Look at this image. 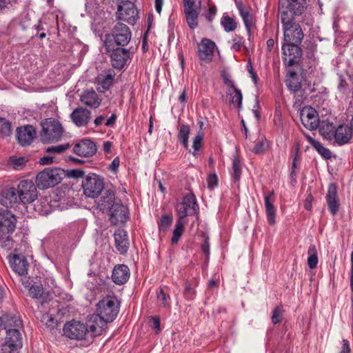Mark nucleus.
<instances>
[{"mask_svg":"<svg viewBox=\"0 0 353 353\" xmlns=\"http://www.w3.org/2000/svg\"><path fill=\"white\" fill-rule=\"evenodd\" d=\"M233 44L232 46V49L235 51H239L242 46H243L244 41L243 38L239 37L233 39Z\"/></svg>","mask_w":353,"mask_h":353,"instance_id":"obj_59","label":"nucleus"},{"mask_svg":"<svg viewBox=\"0 0 353 353\" xmlns=\"http://www.w3.org/2000/svg\"><path fill=\"white\" fill-rule=\"evenodd\" d=\"M12 132L11 123L5 119L0 118V134L3 137H8Z\"/></svg>","mask_w":353,"mask_h":353,"instance_id":"obj_46","label":"nucleus"},{"mask_svg":"<svg viewBox=\"0 0 353 353\" xmlns=\"http://www.w3.org/2000/svg\"><path fill=\"white\" fill-rule=\"evenodd\" d=\"M113 82V77L112 74H107L101 81V85L103 88V91L107 90L112 85Z\"/></svg>","mask_w":353,"mask_h":353,"instance_id":"obj_55","label":"nucleus"},{"mask_svg":"<svg viewBox=\"0 0 353 353\" xmlns=\"http://www.w3.org/2000/svg\"><path fill=\"white\" fill-rule=\"evenodd\" d=\"M221 23L225 32H232L236 28V23L234 19L228 15H223L221 18Z\"/></svg>","mask_w":353,"mask_h":353,"instance_id":"obj_42","label":"nucleus"},{"mask_svg":"<svg viewBox=\"0 0 353 353\" xmlns=\"http://www.w3.org/2000/svg\"><path fill=\"white\" fill-rule=\"evenodd\" d=\"M82 187L85 196L97 197L104 189L103 180L96 174H89L82 181Z\"/></svg>","mask_w":353,"mask_h":353,"instance_id":"obj_7","label":"nucleus"},{"mask_svg":"<svg viewBox=\"0 0 353 353\" xmlns=\"http://www.w3.org/2000/svg\"><path fill=\"white\" fill-rule=\"evenodd\" d=\"M181 203L188 210H193V215L196 214L198 213L199 206L196 203V197L193 194H188L187 195H185Z\"/></svg>","mask_w":353,"mask_h":353,"instance_id":"obj_35","label":"nucleus"},{"mask_svg":"<svg viewBox=\"0 0 353 353\" xmlns=\"http://www.w3.org/2000/svg\"><path fill=\"white\" fill-rule=\"evenodd\" d=\"M117 19L119 21L134 25L139 18L138 11L134 4L130 1H122L118 6Z\"/></svg>","mask_w":353,"mask_h":353,"instance_id":"obj_11","label":"nucleus"},{"mask_svg":"<svg viewBox=\"0 0 353 353\" xmlns=\"http://www.w3.org/2000/svg\"><path fill=\"white\" fill-rule=\"evenodd\" d=\"M201 250L207 257L209 256L210 243H209V239L208 237L204 239L203 242L201 244Z\"/></svg>","mask_w":353,"mask_h":353,"instance_id":"obj_61","label":"nucleus"},{"mask_svg":"<svg viewBox=\"0 0 353 353\" xmlns=\"http://www.w3.org/2000/svg\"><path fill=\"white\" fill-rule=\"evenodd\" d=\"M108 211L110 212V220L114 225L125 223L127 221V208L121 203H115Z\"/></svg>","mask_w":353,"mask_h":353,"instance_id":"obj_20","label":"nucleus"},{"mask_svg":"<svg viewBox=\"0 0 353 353\" xmlns=\"http://www.w3.org/2000/svg\"><path fill=\"white\" fill-rule=\"evenodd\" d=\"M120 302L114 296H107L97 304V312L106 320L112 322L119 312Z\"/></svg>","mask_w":353,"mask_h":353,"instance_id":"obj_5","label":"nucleus"},{"mask_svg":"<svg viewBox=\"0 0 353 353\" xmlns=\"http://www.w3.org/2000/svg\"><path fill=\"white\" fill-rule=\"evenodd\" d=\"M9 262L12 270L19 275H25L28 272L29 264L24 257L17 255L9 256Z\"/></svg>","mask_w":353,"mask_h":353,"instance_id":"obj_27","label":"nucleus"},{"mask_svg":"<svg viewBox=\"0 0 353 353\" xmlns=\"http://www.w3.org/2000/svg\"><path fill=\"white\" fill-rule=\"evenodd\" d=\"M286 85L290 91L296 92L302 87L301 81L299 79L297 73L290 70L287 73Z\"/></svg>","mask_w":353,"mask_h":353,"instance_id":"obj_30","label":"nucleus"},{"mask_svg":"<svg viewBox=\"0 0 353 353\" xmlns=\"http://www.w3.org/2000/svg\"><path fill=\"white\" fill-rule=\"evenodd\" d=\"M183 294L185 298L188 301H191L194 299L196 292L188 281L185 283Z\"/></svg>","mask_w":353,"mask_h":353,"instance_id":"obj_50","label":"nucleus"},{"mask_svg":"<svg viewBox=\"0 0 353 353\" xmlns=\"http://www.w3.org/2000/svg\"><path fill=\"white\" fill-rule=\"evenodd\" d=\"M129 277L130 270L127 265L121 264L114 267L112 274V279L114 283L122 285L128 281Z\"/></svg>","mask_w":353,"mask_h":353,"instance_id":"obj_25","label":"nucleus"},{"mask_svg":"<svg viewBox=\"0 0 353 353\" xmlns=\"http://www.w3.org/2000/svg\"><path fill=\"white\" fill-rule=\"evenodd\" d=\"M17 190L23 204L30 203L37 198L36 185L31 180L21 181L17 185Z\"/></svg>","mask_w":353,"mask_h":353,"instance_id":"obj_14","label":"nucleus"},{"mask_svg":"<svg viewBox=\"0 0 353 353\" xmlns=\"http://www.w3.org/2000/svg\"><path fill=\"white\" fill-rule=\"evenodd\" d=\"M111 35L115 44L121 47L127 46L132 38L130 28L121 22H118L114 25L111 31Z\"/></svg>","mask_w":353,"mask_h":353,"instance_id":"obj_13","label":"nucleus"},{"mask_svg":"<svg viewBox=\"0 0 353 353\" xmlns=\"http://www.w3.org/2000/svg\"><path fill=\"white\" fill-rule=\"evenodd\" d=\"M36 130L32 125H25L17 128V139L21 146H27L32 143L36 137Z\"/></svg>","mask_w":353,"mask_h":353,"instance_id":"obj_17","label":"nucleus"},{"mask_svg":"<svg viewBox=\"0 0 353 353\" xmlns=\"http://www.w3.org/2000/svg\"><path fill=\"white\" fill-rule=\"evenodd\" d=\"M243 21L244 22V24H245V26L248 31V34L250 35L251 29L254 26L252 15L250 14L249 16H247V17L243 18Z\"/></svg>","mask_w":353,"mask_h":353,"instance_id":"obj_57","label":"nucleus"},{"mask_svg":"<svg viewBox=\"0 0 353 353\" xmlns=\"http://www.w3.org/2000/svg\"><path fill=\"white\" fill-rule=\"evenodd\" d=\"M241 166L238 157H234L232 161V180L234 183L239 181L241 176Z\"/></svg>","mask_w":353,"mask_h":353,"instance_id":"obj_41","label":"nucleus"},{"mask_svg":"<svg viewBox=\"0 0 353 353\" xmlns=\"http://www.w3.org/2000/svg\"><path fill=\"white\" fill-rule=\"evenodd\" d=\"M81 101L85 105L92 108H97L101 103V99L99 98L97 93L93 90H85L81 96Z\"/></svg>","mask_w":353,"mask_h":353,"instance_id":"obj_28","label":"nucleus"},{"mask_svg":"<svg viewBox=\"0 0 353 353\" xmlns=\"http://www.w3.org/2000/svg\"><path fill=\"white\" fill-rule=\"evenodd\" d=\"M352 136V130L347 125H340L334 130V138L338 145H342L349 142Z\"/></svg>","mask_w":353,"mask_h":353,"instance_id":"obj_26","label":"nucleus"},{"mask_svg":"<svg viewBox=\"0 0 353 353\" xmlns=\"http://www.w3.org/2000/svg\"><path fill=\"white\" fill-rule=\"evenodd\" d=\"M97 150L95 143L90 139H83L73 148V152L77 155L83 157H92L96 154Z\"/></svg>","mask_w":353,"mask_h":353,"instance_id":"obj_18","label":"nucleus"},{"mask_svg":"<svg viewBox=\"0 0 353 353\" xmlns=\"http://www.w3.org/2000/svg\"><path fill=\"white\" fill-rule=\"evenodd\" d=\"M321 134L327 140H332L334 137L335 127L333 123L327 121L323 120L319 123L318 126Z\"/></svg>","mask_w":353,"mask_h":353,"instance_id":"obj_32","label":"nucleus"},{"mask_svg":"<svg viewBox=\"0 0 353 353\" xmlns=\"http://www.w3.org/2000/svg\"><path fill=\"white\" fill-rule=\"evenodd\" d=\"M299 45L283 43L282 51L283 61L285 65L291 67L299 65L302 57V50Z\"/></svg>","mask_w":353,"mask_h":353,"instance_id":"obj_8","label":"nucleus"},{"mask_svg":"<svg viewBox=\"0 0 353 353\" xmlns=\"http://www.w3.org/2000/svg\"><path fill=\"white\" fill-rule=\"evenodd\" d=\"M27 161L28 160L25 157L12 156L9 158L8 163L9 166H12L14 170H20L26 166Z\"/></svg>","mask_w":353,"mask_h":353,"instance_id":"obj_38","label":"nucleus"},{"mask_svg":"<svg viewBox=\"0 0 353 353\" xmlns=\"http://www.w3.org/2000/svg\"><path fill=\"white\" fill-rule=\"evenodd\" d=\"M62 341H67L68 339L82 341L85 339L88 332H59Z\"/></svg>","mask_w":353,"mask_h":353,"instance_id":"obj_39","label":"nucleus"},{"mask_svg":"<svg viewBox=\"0 0 353 353\" xmlns=\"http://www.w3.org/2000/svg\"><path fill=\"white\" fill-rule=\"evenodd\" d=\"M107 40L105 41V46L108 52H110L111 63L114 68L121 70L131 59L129 50L123 48H117L116 49H110V44Z\"/></svg>","mask_w":353,"mask_h":353,"instance_id":"obj_10","label":"nucleus"},{"mask_svg":"<svg viewBox=\"0 0 353 353\" xmlns=\"http://www.w3.org/2000/svg\"><path fill=\"white\" fill-rule=\"evenodd\" d=\"M70 117L76 125L79 127L84 126L88 124L91 118V112L85 108L79 107L73 110Z\"/></svg>","mask_w":353,"mask_h":353,"instance_id":"obj_24","label":"nucleus"},{"mask_svg":"<svg viewBox=\"0 0 353 353\" xmlns=\"http://www.w3.org/2000/svg\"><path fill=\"white\" fill-rule=\"evenodd\" d=\"M190 127L188 125H183L179 132V139L185 148L188 147V138L190 134Z\"/></svg>","mask_w":353,"mask_h":353,"instance_id":"obj_43","label":"nucleus"},{"mask_svg":"<svg viewBox=\"0 0 353 353\" xmlns=\"http://www.w3.org/2000/svg\"><path fill=\"white\" fill-rule=\"evenodd\" d=\"M306 137L309 143L323 158L325 159H330L331 158V152L329 149L325 148L320 142L314 140L310 136L307 135Z\"/></svg>","mask_w":353,"mask_h":353,"instance_id":"obj_33","label":"nucleus"},{"mask_svg":"<svg viewBox=\"0 0 353 353\" xmlns=\"http://www.w3.org/2000/svg\"><path fill=\"white\" fill-rule=\"evenodd\" d=\"M183 12L188 27L194 30L198 27V18L201 10V0H183Z\"/></svg>","mask_w":353,"mask_h":353,"instance_id":"obj_6","label":"nucleus"},{"mask_svg":"<svg viewBox=\"0 0 353 353\" xmlns=\"http://www.w3.org/2000/svg\"><path fill=\"white\" fill-rule=\"evenodd\" d=\"M305 8V0H279V14L281 23L295 21Z\"/></svg>","mask_w":353,"mask_h":353,"instance_id":"obj_2","label":"nucleus"},{"mask_svg":"<svg viewBox=\"0 0 353 353\" xmlns=\"http://www.w3.org/2000/svg\"><path fill=\"white\" fill-rule=\"evenodd\" d=\"M3 330L8 332H17L23 328V323L19 316L3 315Z\"/></svg>","mask_w":353,"mask_h":353,"instance_id":"obj_21","label":"nucleus"},{"mask_svg":"<svg viewBox=\"0 0 353 353\" xmlns=\"http://www.w3.org/2000/svg\"><path fill=\"white\" fill-rule=\"evenodd\" d=\"M307 254V265L310 269H314L317 266L318 263L317 250L314 245H310Z\"/></svg>","mask_w":353,"mask_h":353,"instance_id":"obj_36","label":"nucleus"},{"mask_svg":"<svg viewBox=\"0 0 353 353\" xmlns=\"http://www.w3.org/2000/svg\"><path fill=\"white\" fill-rule=\"evenodd\" d=\"M168 296L163 289H161L157 294L158 300L163 305H165L167 303Z\"/></svg>","mask_w":353,"mask_h":353,"instance_id":"obj_63","label":"nucleus"},{"mask_svg":"<svg viewBox=\"0 0 353 353\" xmlns=\"http://www.w3.org/2000/svg\"><path fill=\"white\" fill-rule=\"evenodd\" d=\"M208 187L213 189L217 185L218 177L216 174H210L207 179Z\"/></svg>","mask_w":353,"mask_h":353,"instance_id":"obj_58","label":"nucleus"},{"mask_svg":"<svg viewBox=\"0 0 353 353\" xmlns=\"http://www.w3.org/2000/svg\"><path fill=\"white\" fill-rule=\"evenodd\" d=\"M114 194L111 190H105L99 201V206L103 211L109 210L115 203Z\"/></svg>","mask_w":353,"mask_h":353,"instance_id":"obj_31","label":"nucleus"},{"mask_svg":"<svg viewBox=\"0 0 353 353\" xmlns=\"http://www.w3.org/2000/svg\"><path fill=\"white\" fill-rule=\"evenodd\" d=\"M41 131L40 139L43 143H50L61 139L63 129L59 121L54 118H48L41 123Z\"/></svg>","mask_w":353,"mask_h":353,"instance_id":"obj_3","label":"nucleus"},{"mask_svg":"<svg viewBox=\"0 0 353 353\" xmlns=\"http://www.w3.org/2000/svg\"><path fill=\"white\" fill-rule=\"evenodd\" d=\"M234 93L231 94L230 102L235 105L237 108L240 109L242 107L243 95L239 89L237 88L233 89Z\"/></svg>","mask_w":353,"mask_h":353,"instance_id":"obj_44","label":"nucleus"},{"mask_svg":"<svg viewBox=\"0 0 353 353\" xmlns=\"http://www.w3.org/2000/svg\"><path fill=\"white\" fill-rule=\"evenodd\" d=\"M176 210L179 216L178 220H181V221H185L184 219L187 216H192L193 215V210H188L181 203L179 204L176 207Z\"/></svg>","mask_w":353,"mask_h":353,"instance_id":"obj_48","label":"nucleus"},{"mask_svg":"<svg viewBox=\"0 0 353 353\" xmlns=\"http://www.w3.org/2000/svg\"><path fill=\"white\" fill-rule=\"evenodd\" d=\"M300 117L303 125L310 130H316L321 121L316 110L312 107L304 108L300 112Z\"/></svg>","mask_w":353,"mask_h":353,"instance_id":"obj_15","label":"nucleus"},{"mask_svg":"<svg viewBox=\"0 0 353 353\" xmlns=\"http://www.w3.org/2000/svg\"><path fill=\"white\" fill-rule=\"evenodd\" d=\"M215 48V43L212 40L204 38L199 45L198 55L201 60L211 61Z\"/></svg>","mask_w":353,"mask_h":353,"instance_id":"obj_19","label":"nucleus"},{"mask_svg":"<svg viewBox=\"0 0 353 353\" xmlns=\"http://www.w3.org/2000/svg\"><path fill=\"white\" fill-rule=\"evenodd\" d=\"M172 223V217L170 215L164 214L159 221V228L160 231L165 232Z\"/></svg>","mask_w":353,"mask_h":353,"instance_id":"obj_45","label":"nucleus"},{"mask_svg":"<svg viewBox=\"0 0 353 353\" xmlns=\"http://www.w3.org/2000/svg\"><path fill=\"white\" fill-rule=\"evenodd\" d=\"M185 224V221H181V220H177L174 229L172 233V237L171 239L172 244H176L182 236L184 231V225Z\"/></svg>","mask_w":353,"mask_h":353,"instance_id":"obj_37","label":"nucleus"},{"mask_svg":"<svg viewBox=\"0 0 353 353\" xmlns=\"http://www.w3.org/2000/svg\"><path fill=\"white\" fill-rule=\"evenodd\" d=\"M64 176V170L59 168H48L37 175L36 183L39 189L44 190L56 185Z\"/></svg>","mask_w":353,"mask_h":353,"instance_id":"obj_4","label":"nucleus"},{"mask_svg":"<svg viewBox=\"0 0 353 353\" xmlns=\"http://www.w3.org/2000/svg\"><path fill=\"white\" fill-rule=\"evenodd\" d=\"M274 194V192H272L270 195L265 196V206L267 214V219L270 225H273L275 223V208L270 201V196Z\"/></svg>","mask_w":353,"mask_h":353,"instance_id":"obj_34","label":"nucleus"},{"mask_svg":"<svg viewBox=\"0 0 353 353\" xmlns=\"http://www.w3.org/2000/svg\"><path fill=\"white\" fill-rule=\"evenodd\" d=\"M351 349L349 341L346 339L343 340V345L339 353H350Z\"/></svg>","mask_w":353,"mask_h":353,"instance_id":"obj_64","label":"nucleus"},{"mask_svg":"<svg viewBox=\"0 0 353 353\" xmlns=\"http://www.w3.org/2000/svg\"><path fill=\"white\" fill-rule=\"evenodd\" d=\"M108 323L98 312L97 314H93L88 316L85 325V331H96L97 329H101V331H103L106 328V325Z\"/></svg>","mask_w":353,"mask_h":353,"instance_id":"obj_23","label":"nucleus"},{"mask_svg":"<svg viewBox=\"0 0 353 353\" xmlns=\"http://www.w3.org/2000/svg\"><path fill=\"white\" fill-rule=\"evenodd\" d=\"M115 245L121 254H125L129 248V242L126 232L123 229H118L114 234Z\"/></svg>","mask_w":353,"mask_h":353,"instance_id":"obj_29","label":"nucleus"},{"mask_svg":"<svg viewBox=\"0 0 353 353\" xmlns=\"http://www.w3.org/2000/svg\"><path fill=\"white\" fill-rule=\"evenodd\" d=\"M84 175V172L80 169H72L65 171V176L69 178L79 179L82 178Z\"/></svg>","mask_w":353,"mask_h":353,"instance_id":"obj_53","label":"nucleus"},{"mask_svg":"<svg viewBox=\"0 0 353 353\" xmlns=\"http://www.w3.org/2000/svg\"><path fill=\"white\" fill-rule=\"evenodd\" d=\"M148 323L150 327L153 330H160V318L159 316H150L149 318Z\"/></svg>","mask_w":353,"mask_h":353,"instance_id":"obj_56","label":"nucleus"},{"mask_svg":"<svg viewBox=\"0 0 353 353\" xmlns=\"http://www.w3.org/2000/svg\"><path fill=\"white\" fill-rule=\"evenodd\" d=\"M281 23L283 26L284 43L300 44L304 37L300 25L295 21Z\"/></svg>","mask_w":353,"mask_h":353,"instance_id":"obj_9","label":"nucleus"},{"mask_svg":"<svg viewBox=\"0 0 353 353\" xmlns=\"http://www.w3.org/2000/svg\"><path fill=\"white\" fill-rule=\"evenodd\" d=\"M203 139V133L198 134L194 139L192 148L194 152H192L194 156L196 155V152L199 151L202 145V141Z\"/></svg>","mask_w":353,"mask_h":353,"instance_id":"obj_52","label":"nucleus"},{"mask_svg":"<svg viewBox=\"0 0 353 353\" xmlns=\"http://www.w3.org/2000/svg\"><path fill=\"white\" fill-rule=\"evenodd\" d=\"M41 321H44L46 327L53 330L54 328V326L53 325L54 323V319L51 316H49L48 314L44 315L43 316V319H41Z\"/></svg>","mask_w":353,"mask_h":353,"instance_id":"obj_60","label":"nucleus"},{"mask_svg":"<svg viewBox=\"0 0 353 353\" xmlns=\"http://www.w3.org/2000/svg\"><path fill=\"white\" fill-rule=\"evenodd\" d=\"M284 310L281 305H277L273 310L272 321L274 324L281 323L283 317Z\"/></svg>","mask_w":353,"mask_h":353,"instance_id":"obj_47","label":"nucleus"},{"mask_svg":"<svg viewBox=\"0 0 353 353\" xmlns=\"http://www.w3.org/2000/svg\"><path fill=\"white\" fill-rule=\"evenodd\" d=\"M1 203L6 208H13L21 203L17 188H6L1 191Z\"/></svg>","mask_w":353,"mask_h":353,"instance_id":"obj_16","label":"nucleus"},{"mask_svg":"<svg viewBox=\"0 0 353 353\" xmlns=\"http://www.w3.org/2000/svg\"><path fill=\"white\" fill-rule=\"evenodd\" d=\"M23 346V338L21 332H6L1 344L2 353H18Z\"/></svg>","mask_w":353,"mask_h":353,"instance_id":"obj_12","label":"nucleus"},{"mask_svg":"<svg viewBox=\"0 0 353 353\" xmlns=\"http://www.w3.org/2000/svg\"><path fill=\"white\" fill-rule=\"evenodd\" d=\"M69 148H70V144L66 143V144H63V145L49 147L46 149V152H54L60 154V153H62L64 151H65Z\"/></svg>","mask_w":353,"mask_h":353,"instance_id":"obj_54","label":"nucleus"},{"mask_svg":"<svg viewBox=\"0 0 353 353\" xmlns=\"http://www.w3.org/2000/svg\"><path fill=\"white\" fill-rule=\"evenodd\" d=\"M16 216L8 210L0 208V245L9 250L13 246L11 234L16 228Z\"/></svg>","mask_w":353,"mask_h":353,"instance_id":"obj_1","label":"nucleus"},{"mask_svg":"<svg viewBox=\"0 0 353 353\" xmlns=\"http://www.w3.org/2000/svg\"><path fill=\"white\" fill-rule=\"evenodd\" d=\"M29 295L34 299H39L43 293V287L41 284L32 285L29 289Z\"/></svg>","mask_w":353,"mask_h":353,"instance_id":"obj_49","label":"nucleus"},{"mask_svg":"<svg viewBox=\"0 0 353 353\" xmlns=\"http://www.w3.org/2000/svg\"><path fill=\"white\" fill-rule=\"evenodd\" d=\"M326 201L329 210L332 215H335L339 209V199L337 194V186L335 183H330L326 196Z\"/></svg>","mask_w":353,"mask_h":353,"instance_id":"obj_22","label":"nucleus"},{"mask_svg":"<svg viewBox=\"0 0 353 353\" xmlns=\"http://www.w3.org/2000/svg\"><path fill=\"white\" fill-rule=\"evenodd\" d=\"M216 13V8L215 6H212L208 9V13L206 15V19L208 20V21L211 22L212 21L215 14Z\"/></svg>","mask_w":353,"mask_h":353,"instance_id":"obj_62","label":"nucleus"},{"mask_svg":"<svg viewBox=\"0 0 353 353\" xmlns=\"http://www.w3.org/2000/svg\"><path fill=\"white\" fill-rule=\"evenodd\" d=\"M63 331H85V324L73 319L64 325Z\"/></svg>","mask_w":353,"mask_h":353,"instance_id":"obj_40","label":"nucleus"},{"mask_svg":"<svg viewBox=\"0 0 353 353\" xmlns=\"http://www.w3.org/2000/svg\"><path fill=\"white\" fill-rule=\"evenodd\" d=\"M267 148L268 144L265 139H262L255 145L252 151L254 154H259L263 153Z\"/></svg>","mask_w":353,"mask_h":353,"instance_id":"obj_51","label":"nucleus"}]
</instances>
